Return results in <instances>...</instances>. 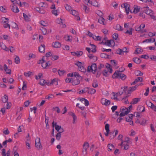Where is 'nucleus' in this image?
<instances>
[{
    "instance_id": "nucleus-64",
    "label": "nucleus",
    "mask_w": 156,
    "mask_h": 156,
    "mask_svg": "<svg viewBox=\"0 0 156 156\" xmlns=\"http://www.w3.org/2000/svg\"><path fill=\"white\" fill-rule=\"evenodd\" d=\"M59 58V57L57 55H54L52 56V57L51 58V59L52 60H53V59L54 60H57Z\"/></svg>"
},
{
    "instance_id": "nucleus-63",
    "label": "nucleus",
    "mask_w": 156,
    "mask_h": 156,
    "mask_svg": "<svg viewBox=\"0 0 156 156\" xmlns=\"http://www.w3.org/2000/svg\"><path fill=\"white\" fill-rule=\"evenodd\" d=\"M72 78H67L65 80V81L66 83H69L71 82H72Z\"/></svg>"
},
{
    "instance_id": "nucleus-3",
    "label": "nucleus",
    "mask_w": 156,
    "mask_h": 156,
    "mask_svg": "<svg viewBox=\"0 0 156 156\" xmlns=\"http://www.w3.org/2000/svg\"><path fill=\"white\" fill-rule=\"evenodd\" d=\"M39 84L42 86H44L45 84L48 86H50L49 81H46L45 80L43 79H41Z\"/></svg>"
},
{
    "instance_id": "nucleus-40",
    "label": "nucleus",
    "mask_w": 156,
    "mask_h": 156,
    "mask_svg": "<svg viewBox=\"0 0 156 156\" xmlns=\"http://www.w3.org/2000/svg\"><path fill=\"white\" fill-rule=\"evenodd\" d=\"M40 5H41V7L48 8V5L46 3L41 2L40 3Z\"/></svg>"
},
{
    "instance_id": "nucleus-27",
    "label": "nucleus",
    "mask_w": 156,
    "mask_h": 156,
    "mask_svg": "<svg viewBox=\"0 0 156 156\" xmlns=\"http://www.w3.org/2000/svg\"><path fill=\"white\" fill-rule=\"evenodd\" d=\"M65 7L66 10L68 11H71L72 10V9L71 6L67 4H66Z\"/></svg>"
},
{
    "instance_id": "nucleus-29",
    "label": "nucleus",
    "mask_w": 156,
    "mask_h": 156,
    "mask_svg": "<svg viewBox=\"0 0 156 156\" xmlns=\"http://www.w3.org/2000/svg\"><path fill=\"white\" fill-rule=\"evenodd\" d=\"M44 57H45V56H43L42 59L41 60V59L39 60L38 61V62H37V64H41L42 65H43L42 64L43 63H44V62H46V61L44 60Z\"/></svg>"
},
{
    "instance_id": "nucleus-49",
    "label": "nucleus",
    "mask_w": 156,
    "mask_h": 156,
    "mask_svg": "<svg viewBox=\"0 0 156 156\" xmlns=\"http://www.w3.org/2000/svg\"><path fill=\"white\" fill-rule=\"evenodd\" d=\"M61 137V134L60 133H58L56 135V139L59 140H60Z\"/></svg>"
},
{
    "instance_id": "nucleus-60",
    "label": "nucleus",
    "mask_w": 156,
    "mask_h": 156,
    "mask_svg": "<svg viewBox=\"0 0 156 156\" xmlns=\"http://www.w3.org/2000/svg\"><path fill=\"white\" fill-rule=\"evenodd\" d=\"M104 67V65L103 64H100L99 67H98L97 70H100L101 69Z\"/></svg>"
},
{
    "instance_id": "nucleus-15",
    "label": "nucleus",
    "mask_w": 156,
    "mask_h": 156,
    "mask_svg": "<svg viewBox=\"0 0 156 156\" xmlns=\"http://www.w3.org/2000/svg\"><path fill=\"white\" fill-rule=\"evenodd\" d=\"M90 4L95 7H98L100 6V5L98 4V2L95 0L91 1Z\"/></svg>"
},
{
    "instance_id": "nucleus-11",
    "label": "nucleus",
    "mask_w": 156,
    "mask_h": 156,
    "mask_svg": "<svg viewBox=\"0 0 156 156\" xmlns=\"http://www.w3.org/2000/svg\"><path fill=\"white\" fill-rule=\"evenodd\" d=\"M140 100V98H134L133 99L132 101L130 103V104H137Z\"/></svg>"
},
{
    "instance_id": "nucleus-28",
    "label": "nucleus",
    "mask_w": 156,
    "mask_h": 156,
    "mask_svg": "<svg viewBox=\"0 0 156 156\" xmlns=\"http://www.w3.org/2000/svg\"><path fill=\"white\" fill-rule=\"evenodd\" d=\"M119 77L122 80H124L126 78V75L124 74L121 73H119Z\"/></svg>"
},
{
    "instance_id": "nucleus-4",
    "label": "nucleus",
    "mask_w": 156,
    "mask_h": 156,
    "mask_svg": "<svg viewBox=\"0 0 156 156\" xmlns=\"http://www.w3.org/2000/svg\"><path fill=\"white\" fill-rule=\"evenodd\" d=\"M71 54L73 55H76L77 57H80L83 54V52L82 51H78L76 52H71Z\"/></svg>"
},
{
    "instance_id": "nucleus-9",
    "label": "nucleus",
    "mask_w": 156,
    "mask_h": 156,
    "mask_svg": "<svg viewBox=\"0 0 156 156\" xmlns=\"http://www.w3.org/2000/svg\"><path fill=\"white\" fill-rule=\"evenodd\" d=\"M129 4L127 3H125L123 4V6H124V8H125L127 15L128 14L129 11Z\"/></svg>"
},
{
    "instance_id": "nucleus-16",
    "label": "nucleus",
    "mask_w": 156,
    "mask_h": 156,
    "mask_svg": "<svg viewBox=\"0 0 156 156\" xmlns=\"http://www.w3.org/2000/svg\"><path fill=\"white\" fill-rule=\"evenodd\" d=\"M145 13L147 15L151 16L153 14V11L150 9L148 8V7L145 10Z\"/></svg>"
},
{
    "instance_id": "nucleus-13",
    "label": "nucleus",
    "mask_w": 156,
    "mask_h": 156,
    "mask_svg": "<svg viewBox=\"0 0 156 156\" xmlns=\"http://www.w3.org/2000/svg\"><path fill=\"white\" fill-rule=\"evenodd\" d=\"M120 71H116L115 73L113 74L112 76V77L113 78H117L119 76V73H120Z\"/></svg>"
},
{
    "instance_id": "nucleus-53",
    "label": "nucleus",
    "mask_w": 156,
    "mask_h": 156,
    "mask_svg": "<svg viewBox=\"0 0 156 156\" xmlns=\"http://www.w3.org/2000/svg\"><path fill=\"white\" fill-rule=\"evenodd\" d=\"M29 57L30 58H35L36 57V55L35 54L33 53H30L29 54Z\"/></svg>"
},
{
    "instance_id": "nucleus-12",
    "label": "nucleus",
    "mask_w": 156,
    "mask_h": 156,
    "mask_svg": "<svg viewBox=\"0 0 156 156\" xmlns=\"http://www.w3.org/2000/svg\"><path fill=\"white\" fill-rule=\"evenodd\" d=\"M61 44L58 41L54 42L52 44L53 47L55 48H60L61 47Z\"/></svg>"
},
{
    "instance_id": "nucleus-38",
    "label": "nucleus",
    "mask_w": 156,
    "mask_h": 156,
    "mask_svg": "<svg viewBox=\"0 0 156 156\" xmlns=\"http://www.w3.org/2000/svg\"><path fill=\"white\" fill-rule=\"evenodd\" d=\"M88 56L90 59L94 58V60L96 61L97 60V57H96V56H94V55H93L91 54H89Z\"/></svg>"
},
{
    "instance_id": "nucleus-58",
    "label": "nucleus",
    "mask_w": 156,
    "mask_h": 156,
    "mask_svg": "<svg viewBox=\"0 0 156 156\" xmlns=\"http://www.w3.org/2000/svg\"><path fill=\"white\" fill-rule=\"evenodd\" d=\"M123 141L124 142H126V144H129L130 142L129 138L128 137H126L125 138V140Z\"/></svg>"
},
{
    "instance_id": "nucleus-42",
    "label": "nucleus",
    "mask_w": 156,
    "mask_h": 156,
    "mask_svg": "<svg viewBox=\"0 0 156 156\" xmlns=\"http://www.w3.org/2000/svg\"><path fill=\"white\" fill-rule=\"evenodd\" d=\"M115 136L114 135V131H113L112 132L110 133V136L111 138V139L114 138Z\"/></svg>"
},
{
    "instance_id": "nucleus-14",
    "label": "nucleus",
    "mask_w": 156,
    "mask_h": 156,
    "mask_svg": "<svg viewBox=\"0 0 156 156\" xmlns=\"http://www.w3.org/2000/svg\"><path fill=\"white\" fill-rule=\"evenodd\" d=\"M58 80L57 78H55L52 80L51 82L49 83L50 86L51 84H55V86L58 85Z\"/></svg>"
},
{
    "instance_id": "nucleus-55",
    "label": "nucleus",
    "mask_w": 156,
    "mask_h": 156,
    "mask_svg": "<svg viewBox=\"0 0 156 156\" xmlns=\"http://www.w3.org/2000/svg\"><path fill=\"white\" fill-rule=\"evenodd\" d=\"M104 44H105L107 46H111V42L110 40H107L104 43Z\"/></svg>"
},
{
    "instance_id": "nucleus-24",
    "label": "nucleus",
    "mask_w": 156,
    "mask_h": 156,
    "mask_svg": "<svg viewBox=\"0 0 156 156\" xmlns=\"http://www.w3.org/2000/svg\"><path fill=\"white\" fill-rule=\"evenodd\" d=\"M143 52V50L140 48H137L135 51L134 53L136 54L141 53Z\"/></svg>"
},
{
    "instance_id": "nucleus-6",
    "label": "nucleus",
    "mask_w": 156,
    "mask_h": 156,
    "mask_svg": "<svg viewBox=\"0 0 156 156\" xmlns=\"http://www.w3.org/2000/svg\"><path fill=\"white\" fill-rule=\"evenodd\" d=\"M56 23L58 24H60V26L62 28L66 27V25L65 24H64L62 22V20L61 18H58L56 21Z\"/></svg>"
},
{
    "instance_id": "nucleus-23",
    "label": "nucleus",
    "mask_w": 156,
    "mask_h": 156,
    "mask_svg": "<svg viewBox=\"0 0 156 156\" xmlns=\"http://www.w3.org/2000/svg\"><path fill=\"white\" fill-rule=\"evenodd\" d=\"M133 61L137 64H139L141 62V60L138 58H133Z\"/></svg>"
},
{
    "instance_id": "nucleus-59",
    "label": "nucleus",
    "mask_w": 156,
    "mask_h": 156,
    "mask_svg": "<svg viewBox=\"0 0 156 156\" xmlns=\"http://www.w3.org/2000/svg\"><path fill=\"white\" fill-rule=\"evenodd\" d=\"M61 126L58 125H56L55 126V129L58 132L59 131L60 129H61Z\"/></svg>"
},
{
    "instance_id": "nucleus-34",
    "label": "nucleus",
    "mask_w": 156,
    "mask_h": 156,
    "mask_svg": "<svg viewBox=\"0 0 156 156\" xmlns=\"http://www.w3.org/2000/svg\"><path fill=\"white\" fill-rule=\"evenodd\" d=\"M129 88L127 91V94L131 93V91H133L136 90L134 87H130Z\"/></svg>"
},
{
    "instance_id": "nucleus-37",
    "label": "nucleus",
    "mask_w": 156,
    "mask_h": 156,
    "mask_svg": "<svg viewBox=\"0 0 156 156\" xmlns=\"http://www.w3.org/2000/svg\"><path fill=\"white\" fill-rule=\"evenodd\" d=\"M3 131V133L5 135H8L9 133V132L7 128H4Z\"/></svg>"
},
{
    "instance_id": "nucleus-10",
    "label": "nucleus",
    "mask_w": 156,
    "mask_h": 156,
    "mask_svg": "<svg viewBox=\"0 0 156 156\" xmlns=\"http://www.w3.org/2000/svg\"><path fill=\"white\" fill-rule=\"evenodd\" d=\"M133 115L132 114H130L129 115L126 116V121L129 122L131 120H132V118L133 116Z\"/></svg>"
},
{
    "instance_id": "nucleus-5",
    "label": "nucleus",
    "mask_w": 156,
    "mask_h": 156,
    "mask_svg": "<svg viewBox=\"0 0 156 156\" xmlns=\"http://www.w3.org/2000/svg\"><path fill=\"white\" fill-rule=\"evenodd\" d=\"M10 153V150H9L7 152L6 154L5 153V149L3 148L2 150V156H9Z\"/></svg>"
},
{
    "instance_id": "nucleus-18",
    "label": "nucleus",
    "mask_w": 156,
    "mask_h": 156,
    "mask_svg": "<svg viewBox=\"0 0 156 156\" xmlns=\"http://www.w3.org/2000/svg\"><path fill=\"white\" fill-rule=\"evenodd\" d=\"M51 62L49 61H48L45 63V65H42V66L43 68L46 69L47 67L51 66Z\"/></svg>"
},
{
    "instance_id": "nucleus-25",
    "label": "nucleus",
    "mask_w": 156,
    "mask_h": 156,
    "mask_svg": "<svg viewBox=\"0 0 156 156\" xmlns=\"http://www.w3.org/2000/svg\"><path fill=\"white\" fill-rule=\"evenodd\" d=\"M12 11L15 13H18L19 12V11L18 7L16 6H13V8L12 9Z\"/></svg>"
},
{
    "instance_id": "nucleus-19",
    "label": "nucleus",
    "mask_w": 156,
    "mask_h": 156,
    "mask_svg": "<svg viewBox=\"0 0 156 156\" xmlns=\"http://www.w3.org/2000/svg\"><path fill=\"white\" fill-rule=\"evenodd\" d=\"M35 147L38 150H42L43 147L41 142L35 144Z\"/></svg>"
},
{
    "instance_id": "nucleus-46",
    "label": "nucleus",
    "mask_w": 156,
    "mask_h": 156,
    "mask_svg": "<svg viewBox=\"0 0 156 156\" xmlns=\"http://www.w3.org/2000/svg\"><path fill=\"white\" fill-rule=\"evenodd\" d=\"M83 9L84 10L85 12L87 13L88 12H89V8L85 5H83Z\"/></svg>"
},
{
    "instance_id": "nucleus-32",
    "label": "nucleus",
    "mask_w": 156,
    "mask_h": 156,
    "mask_svg": "<svg viewBox=\"0 0 156 156\" xmlns=\"http://www.w3.org/2000/svg\"><path fill=\"white\" fill-rule=\"evenodd\" d=\"M104 19L102 17H100L98 20V22L101 24L104 25Z\"/></svg>"
},
{
    "instance_id": "nucleus-50",
    "label": "nucleus",
    "mask_w": 156,
    "mask_h": 156,
    "mask_svg": "<svg viewBox=\"0 0 156 156\" xmlns=\"http://www.w3.org/2000/svg\"><path fill=\"white\" fill-rule=\"evenodd\" d=\"M129 144H123L124 146L123 147V149L124 150H127L128 149L129 147Z\"/></svg>"
},
{
    "instance_id": "nucleus-30",
    "label": "nucleus",
    "mask_w": 156,
    "mask_h": 156,
    "mask_svg": "<svg viewBox=\"0 0 156 156\" xmlns=\"http://www.w3.org/2000/svg\"><path fill=\"white\" fill-rule=\"evenodd\" d=\"M140 9V8L138 6H136L133 11V12L135 13H137L139 12Z\"/></svg>"
},
{
    "instance_id": "nucleus-52",
    "label": "nucleus",
    "mask_w": 156,
    "mask_h": 156,
    "mask_svg": "<svg viewBox=\"0 0 156 156\" xmlns=\"http://www.w3.org/2000/svg\"><path fill=\"white\" fill-rule=\"evenodd\" d=\"M108 149H109L110 150H108L109 151H110L112 149V148H114V146L112 144H109L108 145Z\"/></svg>"
},
{
    "instance_id": "nucleus-7",
    "label": "nucleus",
    "mask_w": 156,
    "mask_h": 156,
    "mask_svg": "<svg viewBox=\"0 0 156 156\" xmlns=\"http://www.w3.org/2000/svg\"><path fill=\"white\" fill-rule=\"evenodd\" d=\"M45 47L44 44H41L38 48L39 51L41 53H44V52Z\"/></svg>"
},
{
    "instance_id": "nucleus-21",
    "label": "nucleus",
    "mask_w": 156,
    "mask_h": 156,
    "mask_svg": "<svg viewBox=\"0 0 156 156\" xmlns=\"http://www.w3.org/2000/svg\"><path fill=\"white\" fill-rule=\"evenodd\" d=\"M96 92V90L93 88H90L89 90V88L88 87V93L90 94H94Z\"/></svg>"
},
{
    "instance_id": "nucleus-51",
    "label": "nucleus",
    "mask_w": 156,
    "mask_h": 156,
    "mask_svg": "<svg viewBox=\"0 0 156 156\" xmlns=\"http://www.w3.org/2000/svg\"><path fill=\"white\" fill-rule=\"evenodd\" d=\"M135 80L137 83L138 82H142L143 81V78L141 77H138Z\"/></svg>"
},
{
    "instance_id": "nucleus-8",
    "label": "nucleus",
    "mask_w": 156,
    "mask_h": 156,
    "mask_svg": "<svg viewBox=\"0 0 156 156\" xmlns=\"http://www.w3.org/2000/svg\"><path fill=\"white\" fill-rule=\"evenodd\" d=\"M71 13L73 16H77V20H80V18L79 16H77L78 15V13L77 12L76 10H73L71 11Z\"/></svg>"
},
{
    "instance_id": "nucleus-56",
    "label": "nucleus",
    "mask_w": 156,
    "mask_h": 156,
    "mask_svg": "<svg viewBox=\"0 0 156 156\" xmlns=\"http://www.w3.org/2000/svg\"><path fill=\"white\" fill-rule=\"evenodd\" d=\"M118 37V34L116 33H115L113 35V39L116 40Z\"/></svg>"
},
{
    "instance_id": "nucleus-43",
    "label": "nucleus",
    "mask_w": 156,
    "mask_h": 156,
    "mask_svg": "<svg viewBox=\"0 0 156 156\" xmlns=\"http://www.w3.org/2000/svg\"><path fill=\"white\" fill-rule=\"evenodd\" d=\"M116 52L117 53L119 54V55H123V52H122V50L120 48H118L117 50L116 51Z\"/></svg>"
},
{
    "instance_id": "nucleus-54",
    "label": "nucleus",
    "mask_w": 156,
    "mask_h": 156,
    "mask_svg": "<svg viewBox=\"0 0 156 156\" xmlns=\"http://www.w3.org/2000/svg\"><path fill=\"white\" fill-rule=\"evenodd\" d=\"M0 11L5 13L6 12V10L5 8H4L3 6H1L0 7Z\"/></svg>"
},
{
    "instance_id": "nucleus-35",
    "label": "nucleus",
    "mask_w": 156,
    "mask_h": 156,
    "mask_svg": "<svg viewBox=\"0 0 156 156\" xmlns=\"http://www.w3.org/2000/svg\"><path fill=\"white\" fill-rule=\"evenodd\" d=\"M115 29L119 31H121L122 30L121 26L119 24L116 25Z\"/></svg>"
},
{
    "instance_id": "nucleus-48",
    "label": "nucleus",
    "mask_w": 156,
    "mask_h": 156,
    "mask_svg": "<svg viewBox=\"0 0 156 156\" xmlns=\"http://www.w3.org/2000/svg\"><path fill=\"white\" fill-rule=\"evenodd\" d=\"M26 142H30V136L29 133L27 134V135L26 137Z\"/></svg>"
},
{
    "instance_id": "nucleus-39",
    "label": "nucleus",
    "mask_w": 156,
    "mask_h": 156,
    "mask_svg": "<svg viewBox=\"0 0 156 156\" xmlns=\"http://www.w3.org/2000/svg\"><path fill=\"white\" fill-rule=\"evenodd\" d=\"M128 114V112L126 111L125 112H123L120 113L119 115V116L120 117L126 115H127Z\"/></svg>"
},
{
    "instance_id": "nucleus-1",
    "label": "nucleus",
    "mask_w": 156,
    "mask_h": 156,
    "mask_svg": "<svg viewBox=\"0 0 156 156\" xmlns=\"http://www.w3.org/2000/svg\"><path fill=\"white\" fill-rule=\"evenodd\" d=\"M97 70V66L95 63L92 64L91 66H89L87 67V71L89 72H91L94 74Z\"/></svg>"
},
{
    "instance_id": "nucleus-44",
    "label": "nucleus",
    "mask_w": 156,
    "mask_h": 156,
    "mask_svg": "<svg viewBox=\"0 0 156 156\" xmlns=\"http://www.w3.org/2000/svg\"><path fill=\"white\" fill-rule=\"evenodd\" d=\"M84 64V63H83L81 62L78 61L76 63H75V65L78 67V68L80 67L83 66Z\"/></svg>"
},
{
    "instance_id": "nucleus-45",
    "label": "nucleus",
    "mask_w": 156,
    "mask_h": 156,
    "mask_svg": "<svg viewBox=\"0 0 156 156\" xmlns=\"http://www.w3.org/2000/svg\"><path fill=\"white\" fill-rule=\"evenodd\" d=\"M78 69L80 71L82 72H84L86 70V69H85L84 67L83 66V65L79 67Z\"/></svg>"
},
{
    "instance_id": "nucleus-20",
    "label": "nucleus",
    "mask_w": 156,
    "mask_h": 156,
    "mask_svg": "<svg viewBox=\"0 0 156 156\" xmlns=\"http://www.w3.org/2000/svg\"><path fill=\"white\" fill-rule=\"evenodd\" d=\"M137 110L140 112H144L145 111V109L144 107L142 106H138L137 108Z\"/></svg>"
},
{
    "instance_id": "nucleus-47",
    "label": "nucleus",
    "mask_w": 156,
    "mask_h": 156,
    "mask_svg": "<svg viewBox=\"0 0 156 156\" xmlns=\"http://www.w3.org/2000/svg\"><path fill=\"white\" fill-rule=\"evenodd\" d=\"M65 72V71L64 70H60L59 69L58 70V74L60 76L63 75Z\"/></svg>"
},
{
    "instance_id": "nucleus-61",
    "label": "nucleus",
    "mask_w": 156,
    "mask_h": 156,
    "mask_svg": "<svg viewBox=\"0 0 156 156\" xmlns=\"http://www.w3.org/2000/svg\"><path fill=\"white\" fill-rule=\"evenodd\" d=\"M92 86L94 87H98V83L97 81H95L92 84Z\"/></svg>"
},
{
    "instance_id": "nucleus-26",
    "label": "nucleus",
    "mask_w": 156,
    "mask_h": 156,
    "mask_svg": "<svg viewBox=\"0 0 156 156\" xmlns=\"http://www.w3.org/2000/svg\"><path fill=\"white\" fill-rule=\"evenodd\" d=\"M72 84L73 85H76L77 84H78L80 83V81L77 80H72Z\"/></svg>"
},
{
    "instance_id": "nucleus-57",
    "label": "nucleus",
    "mask_w": 156,
    "mask_h": 156,
    "mask_svg": "<svg viewBox=\"0 0 156 156\" xmlns=\"http://www.w3.org/2000/svg\"><path fill=\"white\" fill-rule=\"evenodd\" d=\"M31 72L29 71L28 73H24V75L26 77H29L31 74Z\"/></svg>"
},
{
    "instance_id": "nucleus-31",
    "label": "nucleus",
    "mask_w": 156,
    "mask_h": 156,
    "mask_svg": "<svg viewBox=\"0 0 156 156\" xmlns=\"http://www.w3.org/2000/svg\"><path fill=\"white\" fill-rule=\"evenodd\" d=\"M20 60L19 57L18 56H16L14 59L15 63L17 64H19L20 62Z\"/></svg>"
},
{
    "instance_id": "nucleus-62",
    "label": "nucleus",
    "mask_w": 156,
    "mask_h": 156,
    "mask_svg": "<svg viewBox=\"0 0 156 156\" xmlns=\"http://www.w3.org/2000/svg\"><path fill=\"white\" fill-rule=\"evenodd\" d=\"M147 121V120L143 119H142V121L140 122V124L143 126L144 125Z\"/></svg>"
},
{
    "instance_id": "nucleus-41",
    "label": "nucleus",
    "mask_w": 156,
    "mask_h": 156,
    "mask_svg": "<svg viewBox=\"0 0 156 156\" xmlns=\"http://www.w3.org/2000/svg\"><path fill=\"white\" fill-rule=\"evenodd\" d=\"M23 16L25 20L26 21H29L30 19L27 15L25 13H23Z\"/></svg>"
},
{
    "instance_id": "nucleus-22",
    "label": "nucleus",
    "mask_w": 156,
    "mask_h": 156,
    "mask_svg": "<svg viewBox=\"0 0 156 156\" xmlns=\"http://www.w3.org/2000/svg\"><path fill=\"white\" fill-rule=\"evenodd\" d=\"M88 87H85L83 89L80 90L79 92V94H83L85 92H87L88 93Z\"/></svg>"
},
{
    "instance_id": "nucleus-33",
    "label": "nucleus",
    "mask_w": 156,
    "mask_h": 156,
    "mask_svg": "<svg viewBox=\"0 0 156 156\" xmlns=\"http://www.w3.org/2000/svg\"><path fill=\"white\" fill-rule=\"evenodd\" d=\"M134 29L132 28H129V30H127L125 33V34H127L129 35L132 34V31Z\"/></svg>"
},
{
    "instance_id": "nucleus-17",
    "label": "nucleus",
    "mask_w": 156,
    "mask_h": 156,
    "mask_svg": "<svg viewBox=\"0 0 156 156\" xmlns=\"http://www.w3.org/2000/svg\"><path fill=\"white\" fill-rule=\"evenodd\" d=\"M1 23H8L9 19L8 18L2 17L1 19Z\"/></svg>"
},
{
    "instance_id": "nucleus-36",
    "label": "nucleus",
    "mask_w": 156,
    "mask_h": 156,
    "mask_svg": "<svg viewBox=\"0 0 156 156\" xmlns=\"http://www.w3.org/2000/svg\"><path fill=\"white\" fill-rule=\"evenodd\" d=\"M100 56L101 58H108L109 55L103 53L101 54Z\"/></svg>"
},
{
    "instance_id": "nucleus-2",
    "label": "nucleus",
    "mask_w": 156,
    "mask_h": 156,
    "mask_svg": "<svg viewBox=\"0 0 156 156\" xmlns=\"http://www.w3.org/2000/svg\"><path fill=\"white\" fill-rule=\"evenodd\" d=\"M89 147V144L87 142H85L84 143L83 145V149L82 152L83 154H87V150Z\"/></svg>"
}]
</instances>
